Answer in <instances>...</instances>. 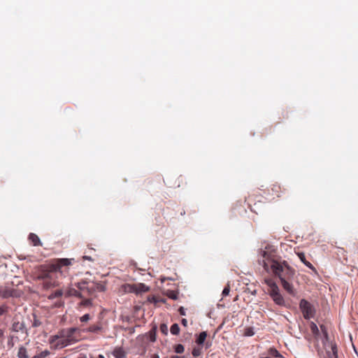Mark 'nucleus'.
<instances>
[{"label":"nucleus","mask_w":358,"mask_h":358,"mask_svg":"<svg viewBox=\"0 0 358 358\" xmlns=\"http://www.w3.org/2000/svg\"><path fill=\"white\" fill-rule=\"evenodd\" d=\"M74 259H55L48 265L41 266L38 273V279L43 280L45 289H50L58 285L57 273L63 276L69 274V266L74 262Z\"/></svg>","instance_id":"nucleus-1"},{"label":"nucleus","mask_w":358,"mask_h":358,"mask_svg":"<svg viewBox=\"0 0 358 358\" xmlns=\"http://www.w3.org/2000/svg\"><path fill=\"white\" fill-rule=\"evenodd\" d=\"M269 271L279 278L283 289L290 295L296 294L292 280L295 275V269L290 266L285 260H282L277 264H273Z\"/></svg>","instance_id":"nucleus-2"},{"label":"nucleus","mask_w":358,"mask_h":358,"mask_svg":"<svg viewBox=\"0 0 358 358\" xmlns=\"http://www.w3.org/2000/svg\"><path fill=\"white\" fill-rule=\"evenodd\" d=\"M262 259H259V263H262L263 267L266 271L269 272V269L273 264H277L282 261L281 257L278 254L275 246L267 245L264 250L260 252Z\"/></svg>","instance_id":"nucleus-3"},{"label":"nucleus","mask_w":358,"mask_h":358,"mask_svg":"<svg viewBox=\"0 0 358 358\" xmlns=\"http://www.w3.org/2000/svg\"><path fill=\"white\" fill-rule=\"evenodd\" d=\"M299 308L302 312L303 316L305 319L308 320L314 317L315 314V309L313 304L306 299H301L299 303Z\"/></svg>","instance_id":"nucleus-4"},{"label":"nucleus","mask_w":358,"mask_h":358,"mask_svg":"<svg viewBox=\"0 0 358 358\" xmlns=\"http://www.w3.org/2000/svg\"><path fill=\"white\" fill-rule=\"evenodd\" d=\"M123 291L124 292H129V293H143L147 292L149 291V287L146 286L143 283H138V284H125L123 285L122 287Z\"/></svg>","instance_id":"nucleus-5"},{"label":"nucleus","mask_w":358,"mask_h":358,"mask_svg":"<svg viewBox=\"0 0 358 358\" xmlns=\"http://www.w3.org/2000/svg\"><path fill=\"white\" fill-rule=\"evenodd\" d=\"M49 343L51 345V348L54 350L61 349L69 345V342H67L64 337L61 336V332L59 335L51 336L49 338Z\"/></svg>","instance_id":"nucleus-6"},{"label":"nucleus","mask_w":358,"mask_h":358,"mask_svg":"<svg viewBox=\"0 0 358 358\" xmlns=\"http://www.w3.org/2000/svg\"><path fill=\"white\" fill-rule=\"evenodd\" d=\"M78 331V329L76 327H71L66 329L62 330L61 336L64 337L67 342H69V345L78 341V338L75 336V334Z\"/></svg>","instance_id":"nucleus-7"},{"label":"nucleus","mask_w":358,"mask_h":358,"mask_svg":"<svg viewBox=\"0 0 358 358\" xmlns=\"http://www.w3.org/2000/svg\"><path fill=\"white\" fill-rule=\"evenodd\" d=\"M268 292L269 296L276 305L279 306H285V301L280 292L279 287H277L276 289H274L268 290Z\"/></svg>","instance_id":"nucleus-8"},{"label":"nucleus","mask_w":358,"mask_h":358,"mask_svg":"<svg viewBox=\"0 0 358 358\" xmlns=\"http://www.w3.org/2000/svg\"><path fill=\"white\" fill-rule=\"evenodd\" d=\"M76 285L78 288V291L83 294V298L86 293L90 294L91 290L94 289V286L90 285V283L86 281L78 282Z\"/></svg>","instance_id":"nucleus-9"},{"label":"nucleus","mask_w":358,"mask_h":358,"mask_svg":"<svg viewBox=\"0 0 358 358\" xmlns=\"http://www.w3.org/2000/svg\"><path fill=\"white\" fill-rule=\"evenodd\" d=\"M64 295L66 297L73 296H77L79 298H83V294L80 292H79L78 290H77L74 288H72V287L67 288L65 291Z\"/></svg>","instance_id":"nucleus-10"},{"label":"nucleus","mask_w":358,"mask_h":358,"mask_svg":"<svg viewBox=\"0 0 358 358\" xmlns=\"http://www.w3.org/2000/svg\"><path fill=\"white\" fill-rule=\"evenodd\" d=\"M0 295L3 298H6V299L11 297V296H16L15 290L13 288H5L1 291Z\"/></svg>","instance_id":"nucleus-11"},{"label":"nucleus","mask_w":358,"mask_h":358,"mask_svg":"<svg viewBox=\"0 0 358 358\" xmlns=\"http://www.w3.org/2000/svg\"><path fill=\"white\" fill-rule=\"evenodd\" d=\"M112 354L115 358H125L127 356V352L122 347L115 348Z\"/></svg>","instance_id":"nucleus-12"},{"label":"nucleus","mask_w":358,"mask_h":358,"mask_svg":"<svg viewBox=\"0 0 358 358\" xmlns=\"http://www.w3.org/2000/svg\"><path fill=\"white\" fill-rule=\"evenodd\" d=\"M29 241L32 243L34 246H41L42 243L39 237L34 233H30L29 235Z\"/></svg>","instance_id":"nucleus-13"},{"label":"nucleus","mask_w":358,"mask_h":358,"mask_svg":"<svg viewBox=\"0 0 358 358\" xmlns=\"http://www.w3.org/2000/svg\"><path fill=\"white\" fill-rule=\"evenodd\" d=\"M297 255L299 257V258L300 259V260L306 266H308L309 268L315 271V267L313 266V264L306 260V256H305V254L303 253V252H298L297 253Z\"/></svg>","instance_id":"nucleus-14"},{"label":"nucleus","mask_w":358,"mask_h":358,"mask_svg":"<svg viewBox=\"0 0 358 358\" xmlns=\"http://www.w3.org/2000/svg\"><path fill=\"white\" fill-rule=\"evenodd\" d=\"M272 195L280 197L281 194L283 192L281 187L278 184H273L271 187Z\"/></svg>","instance_id":"nucleus-15"},{"label":"nucleus","mask_w":358,"mask_h":358,"mask_svg":"<svg viewBox=\"0 0 358 358\" xmlns=\"http://www.w3.org/2000/svg\"><path fill=\"white\" fill-rule=\"evenodd\" d=\"M102 329L101 323L92 324L86 330L87 332L98 333Z\"/></svg>","instance_id":"nucleus-16"},{"label":"nucleus","mask_w":358,"mask_h":358,"mask_svg":"<svg viewBox=\"0 0 358 358\" xmlns=\"http://www.w3.org/2000/svg\"><path fill=\"white\" fill-rule=\"evenodd\" d=\"M17 356L18 358H28L27 348L24 346H20L18 349Z\"/></svg>","instance_id":"nucleus-17"},{"label":"nucleus","mask_w":358,"mask_h":358,"mask_svg":"<svg viewBox=\"0 0 358 358\" xmlns=\"http://www.w3.org/2000/svg\"><path fill=\"white\" fill-rule=\"evenodd\" d=\"M264 282L268 287V290L274 289H276L277 287H278L277 284L274 282V280L272 278H268L264 279Z\"/></svg>","instance_id":"nucleus-18"},{"label":"nucleus","mask_w":358,"mask_h":358,"mask_svg":"<svg viewBox=\"0 0 358 358\" xmlns=\"http://www.w3.org/2000/svg\"><path fill=\"white\" fill-rule=\"evenodd\" d=\"M206 337H207V334L206 331H203V332L200 333L198 338H196V343L199 345H202L204 343Z\"/></svg>","instance_id":"nucleus-19"},{"label":"nucleus","mask_w":358,"mask_h":358,"mask_svg":"<svg viewBox=\"0 0 358 358\" xmlns=\"http://www.w3.org/2000/svg\"><path fill=\"white\" fill-rule=\"evenodd\" d=\"M64 294L62 289H57L49 296L50 299L61 297Z\"/></svg>","instance_id":"nucleus-20"},{"label":"nucleus","mask_w":358,"mask_h":358,"mask_svg":"<svg viewBox=\"0 0 358 358\" xmlns=\"http://www.w3.org/2000/svg\"><path fill=\"white\" fill-rule=\"evenodd\" d=\"M268 355L274 357H282V355L280 354V352L274 348H271L268 349Z\"/></svg>","instance_id":"nucleus-21"},{"label":"nucleus","mask_w":358,"mask_h":358,"mask_svg":"<svg viewBox=\"0 0 358 358\" xmlns=\"http://www.w3.org/2000/svg\"><path fill=\"white\" fill-rule=\"evenodd\" d=\"M50 355V352L48 350H45L44 351H42L39 354L34 355L31 358H45L46 357L49 356Z\"/></svg>","instance_id":"nucleus-22"},{"label":"nucleus","mask_w":358,"mask_h":358,"mask_svg":"<svg viewBox=\"0 0 358 358\" xmlns=\"http://www.w3.org/2000/svg\"><path fill=\"white\" fill-rule=\"evenodd\" d=\"M170 331L173 335H178L180 332V327L178 324H173L171 325Z\"/></svg>","instance_id":"nucleus-23"},{"label":"nucleus","mask_w":358,"mask_h":358,"mask_svg":"<svg viewBox=\"0 0 358 358\" xmlns=\"http://www.w3.org/2000/svg\"><path fill=\"white\" fill-rule=\"evenodd\" d=\"M329 358H338L337 348L335 345H331V352H329Z\"/></svg>","instance_id":"nucleus-24"},{"label":"nucleus","mask_w":358,"mask_h":358,"mask_svg":"<svg viewBox=\"0 0 358 358\" xmlns=\"http://www.w3.org/2000/svg\"><path fill=\"white\" fill-rule=\"evenodd\" d=\"M23 328V325L22 323L19 322H14L12 325V330L13 331H19L20 330L22 329Z\"/></svg>","instance_id":"nucleus-25"},{"label":"nucleus","mask_w":358,"mask_h":358,"mask_svg":"<svg viewBox=\"0 0 358 358\" xmlns=\"http://www.w3.org/2000/svg\"><path fill=\"white\" fill-rule=\"evenodd\" d=\"M166 295L169 299L173 300H177L178 298V293L175 291H168Z\"/></svg>","instance_id":"nucleus-26"},{"label":"nucleus","mask_w":358,"mask_h":358,"mask_svg":"<svg viewBox=\"0 0 358 358\" xmlns=\"http://www.w3.org/2000/svg\"><path fill=\"white\" fill-rule=\"evenodd\" d=\"M149 338L151 342L156 341V327H154L149 331Z\"/></svg>","instance_id":"nucleus-27"},{"label":"nucleus","mask_w":358,"mask_h":358,"mask_svg":"<svg viewBox=\"0 0 358 358\" xmlns=\"http://www.w3.org/2000/svg\"><path fill=\"white\" fill-rule=\"evenodd\" d=\"M201 349H202V347H200V346L194 348L193 350H192V355L194 357H197L199 355H201Z\"/></svg>","instance_id":"nucleus-28"},{"label":"nucleus","mask_w":358,"mask_h":358,"mask_svg":"<svg viewBox=\"0 0 358 358\" xmlns=\"http://www.w3.org/2000/svg\"><path fill=\"white\" fill-rule=\"evenodd\" d=\"M185 348L182 344H177L174 346V351L178 354H181L184 352Z\"/></svg>","instance_id":"nucleus-29"},{"label":"nucleus","mask_w":358,"mask_h":358,"mask_svg":"<svg viewBox=\"0 0 358 358\" xmlns=\"http://www.w3.org/2000/svg\"><path fill=\"white\" fill-rule=\"evenodd\" d=\"M92 286H94V290H91V293L93 292L95 290H98V291H100V292L104 290V286L102 284H101V283H97L96 285L92 284Z\"/></svg>","instance_id":"nucleus-30"},{"label":"nucleus","mask_w":358,"mask_h":358,"mask_svg":"<svg viewBox=\"0 0 358 358\" xmlns=\"http://www.w3.org/2000/svg\"><path fill=\"white\" fill-rule=\"evenodd\" d=\"M310 328L313 334L317 335L319 334V329H318L317 325L314 322H312L310 324Z\"/></svg>","instance_id":"nucleus-31"},{"label":"nucleus","mask_w":358,"mask_h":358,"mask_svg":"<svg viewBox=\"0 0 358 358\" xmlns=\"http://www.w3.org/2000/svg\"><path fill=\"white\" fill-rule=\"evenodd\" d=\"M92 305V300L90 299H85L80 301V306H90Z\"/></svg>","instance_id":"nucleus-32"},{"label":"nucleus","mask_w":358,"mask_h":358,"mask_svg":"<svg viewBox=\"0 0 358 358\" xmlns=\"http://www.w3.org/2000/svg\"><path fill=\"white\" fill-rule=\"evenodd\" d=\"M254 334V331L251 327H248L245 329L244 336H252Z\"/></svg>","instance_id":"nucleus-33"},{"label":"nucleus","mask_w":358,"mask_h":358,"mask_svg":"<svg viewBox=\"0 0 358 358\" xmlns=\"http://www.w3.org/2000/svg\"><path fill=\"white\" fill-rule=\"evenodd\" d=\"M91 319V316L89 314H85L80 317V321L81 322L85 323L87 322Z\"/></svg>","instance_id":"nucleus-34"},{"label":"nucleus","mask_w":358,"mask_h":358,"mask_svg":"<svg viewBox=\"0 0 358 358\" xmlns=\"http://www.w3.org/2000/svg\"><path fill=\"white\" fill-rule=\"evenodd\" d=\"M159 329H160L161 332L162 334H164V335H167L168 334V327H167L166 324H162L160 325Z\"/></svg>","instance_id":"nucleus-35"},{"label":"nucleus","mask_w":358,"mask_h":358,"mask_svg":"<svg viewBox=\"0 0 358 358\" xmlns=\"http://www.w3.org/2000/svg\"><path fill=\"white\" fill-rule=\"evenodd\" d=\"M41 325V322L38 318L34 317V321L32 323V326L34 327H40Z\"/></svg>","instance_id":"nucleus-36"},{"label":"nucleus","mask_w":358,"mask_h":358,"mask_svg":"<svg viewBox=\"0 0 358 358\" xmlns=\"http://www.w3.org/2000/svg\"><path fill=\"white\" fill-rule=\"evenodd\" d=\"M178 312L181 315H186V313H185V310L183 307H180V308L178 309Z\"/></svg>","instance_id":"nucleus-37"},{"label":"nucleus","mask_w":358,"mask_h":358,"mask_svg":"<svg viewBox=\"0 0 358 358\" xmlns=\"http://www.w3.org/2000/svg\"><path fill=\"white\" fill-rule=\"evenodd\" d=\"M4 338V331L3 329H0V341H2Z\"/></svg>","instance_id":"nucleus-38"},{"label":"nucleus","mask_w":358,"mask_h":358,"mask_svg":"<svg viewBox=\"0 0 358 358\" xmlns=\"http://www.w3.org/2000/svg\"><path fill=\"white\" fill-rule=\"evenodd\" d=\"M181 324L186 327L187 326V320L185 318L182 319Z\"/></svg>","instance_id":"nucleus-39"},{"label":"nucleus","mask_w":358,"mask_h":358,"mask_svg":"<svg viewBox=\"0 0 358 358\" xmlns=\"http://www.w3.org/2000/svg\"><path fill=\"white\" fill-rule=\"evenodd\" d=\"M6 311V308L0 306V315H2Z\"/></svg>","instance_id":"nucleus-40"},{"label":"nucleus","mask_w":358,"mask_h":358,"mask_svg":"<svg viewBox=\"0 0 358 358\" xmlns=\"http://www.w3.org/2000/svg\"><path fill=\"white\" fill-rule=\"evenodd\" d=\"M229 287L225 286V296H227L229 294Z\"/></svg>","instance_id":"nucleus-41"},{"label":"nucleus","mask_w":358,"mask_h":358,"mask_svg":"<svg viewBox=\"0 0 358 358\" xmlns=\"http://www.w3.org/2000/svg\"><path fill=\"white\" fill-rule=\"evenodd\" d=\"M170 358H185V357H180L178 355H173Z\"/></svg>","instance_id":"nucleus-42"},{"label":"nucleus","mask_w":358,"mask_h":358,"mask_svg":"<svg viewBox=\"0 0 358 358\" xmlns=\"http://www.w3.org/2000/svg\"><path fill=\"white\" fill-rule=\"evenodd\" d=\"M320 327H321L322 330L324 331V333L327 335V334L326 332L324 327L323 325H321Z\"/></svg>","instance_id":"nucleus-43"},{"label":"nucleus","mask_w":358,"mask_h":358,"mask_svg":"<svg viewBox=\"0 0 358 358\" xmlns=\"http://www.w3.org/2000/svg\"><path fill=\"white\" fill-rule=\"evenodd\" d=\"M151 358H159V356L157 354H155L152 356Z\"/></svg>","instance_id":"nucleus-44"},{"label":"nucleus","mask_w":358,"mask_h":358,"mask_svg":"<svg viewBox=\"0 0 358 358\" xmlns=\"http://www.w3.org/2000/svg\"><path fill=\"white\" fill-rule=\"evenodd\" d=\"M83 258L86 259L91 260V258L90 257H87V256H84Z\"/></svg>","instance_id":"nucleus-45"},{"label":"nucleus","mask_w":358,"mask_h":358,"mask_svg":"<svg viewBox=\"0 0 358 358\" xmlns=\"http://www.w3.org/2000/svg\"><path fill=\"white\" fill-rule=\"evenodd\" d=\"M99 358H105V357H104V356H103V355H99Z\"/></svg>","instance_id":"nucleus-46"},{"label":"nucleus","mask_w":358,"mask_h":358,"mask_svg":"<svg viewBox=\"0 0 358 358\" xmlns=\"http://www.w3.org/2000/svg\"><path fill=\"white\" fill-rule=\"evenodd\" d=\"M165 299H162L161 301L163 302V303H165Z\"/></svg>","instance_id":"nucleus-47"},{"label":"nucleus","mask_w":358,"mask_h":358,"mask_svg":"<svg viewBox=\"0 0 358 358\" xmlns=\"http://www.w3.org/2000/svg\"><path fill=\"white\" fill-rule=\"evenodd\" d=\"M224 324V322L221 323L220 326V327H222Z\"/></svg>","instance_id":"nucleus-48"},{"label":"nucleus","mask_w":358,"mask_h":358,"mask_svg":"<svg viewBox=\"0 0 358 358\" xmlns=\"http://www.w3.org/2000/svg\"><path fill=\"white\" fill-rule=\"evenodd\" d=\"M222 295H224V289L222 292Z\"/></svg>","instance_id":"nucleus-49"},{"label":"nucleus","mask_w":358,"mask_h":358,"mask_svg":"<svg viewBox=\"0 0 358 358\" xmlns=\"http://www.w3.org/2000/svg\"><path fill=\"white\" fill-rule=\"evenodd\" d=\"M262 358H270V357H262Z\"/></svg>","instance_id":"nucleus-50"}]
</instances>
